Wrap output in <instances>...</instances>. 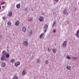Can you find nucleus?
<instances>
[{
    "mask_svg": "<svg viewBox=\"0 0 79 79\" xmlns=\"http://www.w3.org/2000/svg\"><path fill=\"white\" fill-rule=\"evenodd\" d=\"M39 20L40 22H42L44 20V18L42 16H40L39 17Z\"/></svg>",
    "mask_w": 79,
    "mask_h": 79,
    "instance_id": "1",
    "label": "nucleus"
},
{
    "mask_svg": "<svg viewBox=\"0 0 79 79\" xmlns=\"http://www.w3.org/2000/svg\"><path fill=\"white\" fill-rule=\"evenodd\" d=\"M67 43H68V42L65 41L63 43L62 46L64 47H65L67 45Z\"/></svg>",
    "mask_w": 79,
    "mask_h": 79,
    "instance_id": "2",
    "label": "nucleus"
},
{
    "mask_svg": "<svg viewBox=\"0 0 79 79\" xmlns=\"http://www.w3.org/2000/svg\"><path fill=\"white\" fill-rule=\"evenodd\" d=\"M20 65V62L17 61V63H15V65L16 67H18V66H19Z\"/></svg>",
    "mask_w": 79,
    "mask_h": 79,
    "instance_id": "3",
    "label": "nucleus"
},
{
    "mask_svg": "<svg viewBox=\"0 0 79 79\" xmlns=\"http://www.w3.org/2000/svg\"><path fill=\"white\" fill-rule=\"evenodd\" d=\"M75 35L77 37L79 38V29L77 31L76 33L75 34Z\"/></svg>",
    "mask_w": 79,
    "mask_h": 79,
    "instance_id": "4",
    "label": "nucleus"
},
{
    "mask_svg": "<svg viewBox=\"0 0 79 79\" xmlns=\"http://www.w3.org/2000/svg\"><path fill=\"white\" fill-rule=\"evenodd\" d=\"M23 44L26 46V47H27V45H28V43L27 41H25L23 42Z\"/></svg>",
    "mask_w": 79,
    "mask_h": 79,
    "instance_id": "5",
    "label": "nucleus"
},
{
    "mask_svg": "<svg viewBox=\"0 0 79 79\" xmlns=\"http://www.w3.org/2000/svg\"><path fill=\"white\" fill-rule=\"evenodd\" d=\"M66 13H67V14H68V13L67 12V10H64L63 11V15H67Z\"/></svg>",
    "mask_w": 79,
    "mask_h": 79,
    "instance_id": "6",
    "label": "nucleus"
},
{
    "mask_svg": "<svg viewBox=\"0 0 79 79\" xmlns=\"http://www.w3.org/2000/svg\"><path fill=\"white\" fill-rule=\"evenodd\" d=\"M1 60L2 61H4L5 60V55H2L1 58Z\"/></svg>",
    "mask_w": 79,
    "mask_h": 79,
    "instance_id": "7",
    "label": "nucleus"
},
{
    "mask_svg": "<svg viewBox=\"0 0 79 79\" xmlns=\"http://www.w3.org/2000/svg\"><path fill=\"white\" fill-rule=\"evenodd\" d=\"M32 34V30H30L28 31V35H31Z\"/></svg>",
    "mask_w": 79,
    "mask_h": 79,
    "instance_id": "8",
    "label": "nucleus"
},
{
    "mask_svg": "<svg viewBox=\"0 0 79 79\" xmlns=\"http://www.w3.org/2000/svg\"><path fill=\"white\" fill-rule=\"evenodd\" d=\"M19 21H17L15 23V25L17 26H18L19 25Z\"/></svg>",
    "mask_w": 79,
    "mask_h": 79,
    "instance_id": "9",
    "label": "nucleus"
},
{
    "mask_svg": "<svg viewBox=\"0 0 79 79\" xmlns=\"http://www.w3.org/2000/svg\"><path fill=\"white\" fill-rule=\"evenodd\" d=\"M26 28L25 27H22V31H23L24 32H26Z\"/></svg>",
    "mask_w": 79,
    "mask_h": 79,
    "instance_id": "10",
    "label": "nucleus"
},
{
    "mask_svg": "<svg viewBox=\"0 0 79 79\" xmlns=\"http://www.w3.org/2000/svg\"><path fill=\"white\" fill-rule=\"evenodd\" d=\"M52 52L54 53H56V49H52Z\"/></svg>",
    "mask_w": 79,
    "mask_h": 79,
    "instance_id": "11",
    "label": "nucleus"
},
{
    "mask_svg": "<svg viewBox=\"0 0 79 79\" xmlns=\"http://www.w3.org/2000/svg\"><path fill=\"white\" fill-rule=\"evenodd\" d=\"M44 33L41 34L40 36V39H42V38L43 37V36H44Z\"/></svg>",
    "mask_w": 79,
    "mask_h": 79,
    "instance_id": "12",
    "label": "nucleus"
},
{
    "mask_svg": "<svg viewBox=\"0 0 79 79\" xmlns=\"http://www.w3.org/2000/svg\"><path fill=\"white\" fill-rule=\"evenodd\" d=\"M10 62L11 63H15V59H12L10 60Z\"/></svg>",
    "mask_w": 79,
    "mask_h": 79,
    "instance_id": "13",
    "label": "nucleus"
},
{
    "mask_svg": "<svg viewBox=\"0 0 79 79\" xmlns=\"http://www.w3.org/2000/svg\"><path fill=\"white\" fill-rule=\"evenodd\" d=\"M2 53L3 54V55H5L6 54V51L5 50H4L3 51Z\"/></svg>",
    "mask_w": 79,
    "mask_h": 79,
    "instance_id": "14",
    "label": "nucleus"
},
{
    "mask_svg": "<svg viewBox=\"0 0 79 79\" xmlns=\"http://www.w3.org/2000/svg\"><path fill=\"white\" fill-rule=\"evenodd\" d=\"M12 79H19V78L16 76H15Z\"/></svg>",
    "mask_w": 79,
    "mask_h": 79,
    "instance_id": "15",
    "label": "nucleus"
},
{
    "mask_svg": "<svg viewBox=\"0 0 79 79\" xmlns=\"http://www.w3.org/2000/svg\"><path fill=\"white\" fill-rule=\"evenodd\" d=\"M12 15H13V13L11 12H9L8 15L9 16H12Z\"/></svg>",
    "mask_w": 79,
    "mask_h": 79,
    "instance_id": "16",
    "label": "nucleus"
},
{
    "mask_svg": "<svg viewBox=\"0 0 79 79\" xmlns=\"http://www.w3.org/2000/svg\"><path fill=\"white\" fill-rule=\"evenodd\" d=\"M32 20H33V19L31 17L28 19V21L31 22V21H32Z\"/></svg>",
    "mask_w": 79,
    "mask_h": 79,
    "instance_id": "17",
    "label": "nucleus"
},
{
    "mask_svg": "<svg viewBox=\"0 0 79 79\" xmlns=\"http://www.w3.org/2000/svg\"><path fill=\"white\" fill-rule=\"evenodd\" d=\"M6 66V64H5V63H3L2 64V66L3 68L5 67V66Z\"/></svg>",
    "mask_w": 79,
    "mask_h": 79,
    "instance_id": "18",
    "label": "nucleus"
},
{
    "mask_svg": "<svg viewBox=\"0 0 79 79\" xmlns=\"http://www.w3.org/2000/svg\"><path fill=\"white\" fill-rule=\"evenodd\" d=\"M20 6H21V5H20V4H18L16 5V7L17 8H20Z\"/></svg>",
    "mask_w": 79,
    "mask_h": 79,
    "instance_id": "19",
    "label": "nucleus"
},
{
    "mask_svg": "<svg viewBox=\"0 0 79 79\" xmlns=\"http://www.w3.org/2000/svg\"><path fill=\"white\" fill-rule=\"evenodd\" d=\"M44 29H47V28H48V25L47 24L44 25Z\"/></svg>",
    "mask_w": 79,
    "mask_h": 79,
    "instance_id": "20",
    "label": "nucleus"
},
{
    "mask_svg": "<svg viewBox=\"0 0 79 79\" xmlns=\"http://www.w3.org/2000/svg\"><path fill=\"white\" fill-rule=\"evenodd\" d=\"M55 24H56V22L54 21L52 24V27H55Z\"/></svg>",
    "mask_w": 79,
    "mask_h": 79,
    "instance_id": "21",
    "label": "nucleus"
},
{
    "mask_svg": "<svg viewBox=\"0 0 79 79\" xmlns=\"http://www.w3.org/2000/svg\"><path fill=\"white\" fill-rule=\"evenodd\" d=\"M41 61V60L40 59H38L36 60L37 63H40Z\"/></svg>",
    "mask_w": 79,
    "mask_h": 79,
    "instance_id": "22",
    "label": "nucleus"
},
{
    "mask_svg": "<svg viewBox=\"0 0 79 79\" xmlns=\"http://www.w3.org/2000/svg\"><path fill=\"white\" fill-rule=\"evenodd\" d=\"M6 56L7 58H8L10 57V54H6Z\"/></svg>",
    "mask_w": 79,
    "mask_h": 79,
    "instance_id": "23",
    "label": "nucleus"
},
{
    "mask_svg": "<svg viewBox=\"0 0 79 79\" xmlns=\"http://www.w3.org/2000/svg\"><path fill=\"white\" fill-rule=\"evenodd\" d=\"M25 74H26V70L25 69H24L23 70V75H24Z\"/></svg>",
    "mask_w": 79,
    "mask_h": 79,
    "instance_id": "24",
    "label": "nucleus"
},
{
    "mask_svg": "<svg viewBox=\"0 0 79 79\" xmlns=\"http://www.w3.org/2000/svg\"><path fill=\"white\" fill-rule=\"evenodd\" d=\"M67 69L68 70L70 69H71V66H67Z\"/></svg>",
    "mask_w": 79,
    "mask_h": 79,
    "instance_id": "25",
    "label": "nucleus"
},
{
    "mask_svg": "<svg viewBox=\"0 0 79 79\" xmlns=\"http://www.w3.org/2000/svg\"><path fill=\"white\" fill-rule=\"evenodd\" d=\"M72 58L73 60H77V58L74 57H72Z\"/></svg>",
    "mask_w": 79,
    "mask_h": 79,
    "instance_id": "26",
    "label": "nucleus"
},
{
    "mask_svg": "<svg viewBox=\"0 0 79 79\" xmlns=\"http://www.w3.org/2000/svg\"><path fill=\"white\" fill-rule=\"evenodd\" d=\"M7 24L8 26H10L11 25V23L10 22H8Z\"/></svg>",
    "mask_w": 79,
    "mask_h": 79,
    "instance_id": "27",
    "label": "nucleus"
},
{
    "mask_svg": "<svg viewBox=\"0 0 79 79\" xmlns=\"http://www.w3.org/2000/svg\"><path fill=\"white\" fill-rule=\"evenodd\" d=\"M67 59H69V60H71V58L69 56H67Z\"/></svg>",
    "mask_w": 79,
    "mask_h": 79,
    "instance_id": "28",
    "label": "nucleus"
},
{
    "mask_svg": "<svg viewBox=\"0 0 79 79\" xmlns=\"http://www.w3.org/2000/svg\"><path fill=\"white\" fill-rule=\"evenodd\" d=\"M45 63L46 64H47L48 63V61L47 60L45 61Z\"/></svg>",
    "mask_w": 79,
    "mask_h": 79,
    "instance_id": "29",
    "label": "nucleus"
},
{
    "mask_svg": "<svg viewBox=\"0 0 79 79\" xmlns=\"http://www.w3.org/2000/svg\"><path fill=\"white\" fill-rule=\"evenodd\" d=\"M5 2H1V5H4V4H5Z\"/></svg>",
    "mask_w": 79,
    "mask_h": 79,
    "instance_id": "30",
    "label": "nucleus"
},
{
    "mask_svg": "<svg viewBox=\"0 0 79 79\" xmlns=\"http://www.w3.org/2000/svg\"><path fill=\"white\" fill-rule=\"evenodd\" d=\"M50 51H51V50L49 48H48V52H49V53H50Z\"/></svg>",
    "mask_w": 79,
    "mask_h": 79,
    "instance_id": "31",
    "label": "nucleus"
},
{
    "mask_svg": "<svg viewBox=\"0 0 79 79\" xmlns=\"http://www.w3.org/2000/svg\"><path fill=\"white\" fill-rule=\"evenodd\" d=\"M52 32L54 33H55V32H56V30L55 29H53V30L52 31Z\"/></svg>",
    "mask_w": 79,
    "mask_h": 79,
    "instance_id": "32",
    "label": "nucleus"
},
{
    "mask_svg": "<svg viewBox=\"0 0 79 79\" xmlns=\"http://www.w3.org/2000/svg\"><path fill=\"white\" fill-rule=\"evenodd\" d=\"M24 10H25V11H27V8H25V9H24Z\"/></svg>",
    "mask_w": 79,
    "mask_h": 79,
    "instance_id": "33",
    "label": "nucleus"
},
{
    "mask_svg": "<svg viewBox=\"0 0 79 79\" xmlns=\"http://www.w3.org/2000/svg\"><path fill=\"white\" fill-rule=\"evenodd\" d=\"M44 32H47V29H45V30H44Z\"/></svg>",
    "mask_w": 79,
    "mask_h": 79,
    "instance_id": "34",
    "label": "nucleus"
},
{
    "mask_svg": "<svg viewBox=\"0 0 79 79\" xmlns=\"http://www.w3.org/2000/svg\"><path fill=\"white\" fill-rule=\"evenodd\" d=\"M55 2H58V1H59V0H55Z\"/></svg>",
    "mask_w": 79,
    "mask_h": 79,
    "instance_id": "35",
    "label": "nucleus"
},
{
    "mask_svg": "<svg viewBox=\"0 0 79 79\" xmlns=\"http://www.w3.org/2000/svg\"><path fill=\"white\" fill-rule=\"evenodd\" d=\"M3 18V19L4 20H5V17H3V18Z\"/></svg>",
    "mask_w": 79,
    "mask_h": 79,
    "instance_id": "36",
    "label": "nucleus"
},
{
    "mask_svg": "<svg viewBox=\"0 0 79 79\" xmlns=\"http://www.w3.org/2000/svg\"><path fill=\"white\" fill-rule=\"evenodd\" d=\"M44 15V12H42V15Z\"/></svg>",
    "mask_w": 79,
    "mask_h": 79,
    "instance_id": "37",
    "label": "nucleus"
},
{
    "mask_svg": "<svg viewBox=\"0 0 79 79\" xmlns=\"http://www.w3.org/2000/svg\"><path fill=\"white\" fill-rule=\"evenodd\" d=\"M54 5H56V3L54 2Z\"/></svg>",
    "mask_w": 79,
    "mask_h": 79,
    "instance_id": "38",
    "label": "nucleus"
},
{
    "mask_svg": "<svg viewBox=\"0 0 79 79\" xmlns=\"http://www.w3.org/2000/svg\"><path fill=\"white\" fill-rule=\"evenodd\" d=\"M0 9H1V7H0Z\"/></svg>",
    "mask_w": 79,
    "mask_h": 79,
    "instance_id": "39",
    "label": "nucleus"
}]
</instances>
